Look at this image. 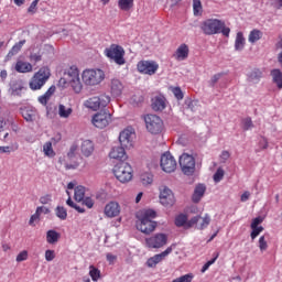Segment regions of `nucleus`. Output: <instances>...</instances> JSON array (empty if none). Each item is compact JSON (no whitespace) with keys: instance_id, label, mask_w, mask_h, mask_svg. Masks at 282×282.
I'll return each mask as SVG.
<instances>
[{"instance_id":"nucleus-1","label":"nucleus","mask_w":282,"mask_h":282,"mask_svg":"<svg viewBox=\"0 0 282 282\" xmlns=\"http://www.w3.org/2000/svg\"><path fill=\"white\" fill-rule=\"evenodd\" d=\"M158 217V214L153 209H143L137 214V230L143 232V235H151L158 228V223L153 219Z\"/></svg>"},{"instance_id":"nucleus-2","label":"nucleus","mask_w":282,"mask_h":282,"mask_svg":"<svg viewBox=\"0 0 282 282\" xmlns=\"http://www.w3.org/2000/svg\"><path fill=\"white\" fill-rule=\"evenodd\" d=\"M50 76H52V70L50 67L42 66L30 79V89H32V91H39V89H43L45 83L50 80Z\"/></svg>"},{"instance_id":"nucleus-3","label":"nucleus","mask_w":282,"mask_h":282,"mask_svg":"<svg viewBox=\"0 0 282 282\" xmlns=\"http://www.w3.org/2000/svg\"><path fill=\"white\" fill-rule=\"evenodd\" d=\"M113 175L121 184H128L133 180V167L128 162H119L113 166Z\"/></svg>"},{"instance_id":"nucleus-4","label":"nucleus","mask_w":282,"mask_h":282,"mask_svg":"<svg viewBox=\"0 0 282 282\" xmlns=\"http://www.w3.org/2000/svg\"><path fill=\"white\" fill-rule=\"evenodd\" d=\"M82 80L84 84L88 85L89 87H95V85H100V83L105 80V70L100 68L85 69L82 74Z\"/></svg>"},{"instance_id":"nucleus-5","label":"nucleus","mask_w":282,"mask_h":282,"mask_svg":"<svg viewBox=\"0 0 282 282\" xmlns=\"http://www.w3.org/2000/svg\"><path fill=\"white\" fill-rule=\"evenodd\" d=\"M104 54L110 61H113L116 65H124L127 59H124V48L118 44H111L104 51Z\"/></svg>"},{"instance_id":"nucleus-6","label":"nucleus","mask_w":282,"mask_h":282,"mask_svg":"<svg viewBox=\"0 0 282 282\" xmlns=\"http://www.w3.org/2000/svg\"><path fill=\"white\" fill-rule=\"evenodd\" d=\"M169 243V235L164 232H156L145 238V248L150 250H160Z\"/></svg>"},{"instance_id":"nucleus-7","label":"nucleus","mask_w":282,"mask_h":282,"mask_svg":"<svg viewBox=\"0 0 282 282\" xmlns=\"http://www.w3.org/2000/svg\"><path fill=\"white\" fill-rule=\"evenodd\" d=\"M224 25V21L219 19H207L202 22L200 30L206 36H213L215 34H219L221 28Z\"/></svg>"},{"instance_id":"nucleus-8","label":"nucleus","mask_w":282,"mask_h":282,"mask_svg":"<svg viewBox=\"0 0 282 282\" xmlns=\"http://www.w3.org/2000/svg\"><path fill=\"white\" fill-rule=\"evenodd\" d=\"M144 122L150 133H162V130L164 129V121L156 115H147L144 117Z\"/></svg>"},{"instance_id":"nucleus-9","label":"nucleus","mask_w":282,"mask_h":282,"mask_svg":"<svg viewBox=\"0 0 282 282\" xmlns=\"http://www.w3.org/2000/svg\"><path fill=\"white\" fill-rule=\"evenodd\" d=\"M182 173L184 175H193L195 173V156L188 153H183L178 159Z\"/></svg>"},{"instance_id":"nucleus-10","label":"nucleus","mask_w":282,"mask_h":282,"mask_svg":"<svg viewBox=\"0 0 282 282\" xmlns=\"http://www.w3.org/2000/svg\"><path fill=\"white\" fill-rule=\"evenodd\" d=\"M91 122L97 129H105L111 124V112L104 109L93 116Z\"/></svg>"},{"instance_id":"nucleus-11","label":"nucleus","mask_w":282,"mask_h":282,"mask_svg":"<svg viewBox=\"0 0 282 282\" xmlns=\"http://www.w3.org/2000/svg\"><path fill=\"white\" fill-rule=\"evenodd\" d=\"M137 69L139 74H144L145 76H153L160 69V64L155 61L142 59L138 62Z\"/></svg>"},{"instance_id":"nucleus-12","label":"nucleus","mask_w":282,"mask_h":282,"mask_svg":"<svg viewBox=\"0 0 282 282\" xmlns=\"http://www.w3.org/2000/svg\"><path fill=\"white\" fill-rule=\"evenodd\" d=\"M161 167L165 173H173L177 169V161L166 152L161 156Z\"/></svg>"},{"instance_id":"nucleus-13","label":"nucleus","mask_w":282,"mask_h":282,"mask_svg":"<svg viewBox=\"0 0 282 282\" xmlns=\"http://www.w3.org/2000/svg\"><path fill=\"white\" fill-rule=\"evenodd\" d=\"M133 138H135V132L131 128H127L119 134V142L124 149H131L133 147Z\"/></svg>"},{"instance_id":"nucleus-14","label":"nucleus","mask_w":282,"mask_h":282,"mask_svg":"<svg viewBox=\"0 0 282 282\" xmlns=\"http://www.w3.org/2000/svg\"><path fill=\"white\" fill-rule=\"evenodd\" d=\"M160 191V203L162 206H173V204H175V196L173 195V191L166 186L161 187Z\"/></svg>"},{"instance_id":"nucleus-15","label":"nucleus","mask_w":282,"mask_h":282,"mask_svg":"<svg viewBox=\"0 0 282 282\" xmlns=\"http://www.w3.org/2000/svg\"><path fill=\"white\" fill-rule=\"evenodd\" d=\"M171 252H173V247H167L166 250L162 251L161 253L154 254L148 259V268H155V265H158V263H162V261H164V259H166Z\"/></svg>"},{"instance_id":"nucleus-16","label":"nucleus","mask_w":282,"mask_h":282,"mask_svg":"<svg viewBox=\"0 0 282 282\" xmlns=\"http://www.w3.org/2000/svg\"><path fill=\"white\" fill-rule=\"evenodd\" d=\"M104 215H106L110 219H113V217H118V215H120V204L113 200L109 202L104 208Z\"/></svg>"},{"instance_id":"nucleus-17","label":"nucleus","mask_w":282,"mask_h":282,"mask_svg":"<svg viewBox=\"0 0 282 282\" xmlns=\"http://www.w3.org/2000/svg\"><path fill=\"white\" fill-rule=\"evenodd\" d=\"M67 189L68 191H74L75 202L80 203L85 198V186H83V185L76 186V183L70 182V183L67 184Z\"/></svg>"},{"instance_id":"nucleus-18","label":"nucleus","mask_w":282,"mask_h":282,"mask_svg":"<svg viewBox=\"0 0 282 282\" xmlns=\"http://www.w3.org/2000/svg\"><path fill=\"white\" fill-rule=\"evenodd\" d=\"M188 54H191V48H188L186 43H183L176 48L173 58H175V61H186Z\"/></svg>"},{"instance_id":"nucleus-19","label":"nucleus","mask_w":282,"mask_h":282,"mask_svg":"<svg viewBox=\"0 0 282 282\" xmlns=\"http://www.w3.org/2000/svg\"><path fill=\"white\" fill-rule=\"evenodd\" d=\"M151 107L153 111H164L166 109V97L159 95L152 98Z\"/></svg>"},{"instance_id":"nucleus-20","label":"nucleus","mask_w":282,"mask_h":282,"mask_svg":"<svg viewBox=\"0 0 282 282\" xmlns=\"http://www.w3.org/2000/svg\"><path fill=\"white\" fill-rule=\"evenodd\" d=\"M109 158H111V160H127L124 147H113L109 153Z\"/></svg>"},{"instance_id":"nucleus-21","label":"nucleus","mask_w":282,"mask_h":282,"mask_svg":"<svg viewBox=\"0 0 282 282\" xmlns=\"http://www.w3.org/2000/svg\"><path fill=\"white\" fill-rule=\"evenodd\" d=\"M21 115L26 120V122H34L36 120V109L24 107L21 108Z\"/></svg>"},{"instance_id":"nucleus-22","label":"nucleus","mask_w":282,"mask_h":282,"mask_svg":"<svg viewBox=\"0 0 282 282\" xmlns=\"http://www.w3.org/2000/svg\"><path fill=\"white\" fill-rule=\"evenodd\" d=\"M14 69L19 74H30V72L33 69V66L30 64V62L18 61L15 63Z\"/></svg>"},{"instance_id":"nucleus-23","label":"nucleus","mask_w":282,"mask_h":282,"mask_svg":"<svg viewBox=\"0 0 282 282\" xmlns=\"http://www.w3.org/2000/svg\"><path fill=\"white\" fill-rule=\"evenodd\" d=\"M110 89H111L112 96H121L122 90L124 89V86L122 85V82H120V79L115 78V79H111Z\"/></svg>"},{"instance_id":"nucleus-24","label":"nucleus","mask_w":282,"mask_h":282,"mask_svg":"<svg viewBox=\"0 0 282 282\" xmlns=\"http://www.w3.org/2000/svg\"><path fill=\"white\" fill-rule=\"evenodd\" d=\"M248 80L249 83H259L261 80V78H263V70L259 69V68H253L248 73Z\"/></svg>"},{"instance_id":"nucleus-25","label":"nucleus","mask_w":282,"mask_h":282,"mask_svg":"<svg viewBox=\"0 0 282 282\" xmlns=\"http://www.w3.org/2000/svg\"><path fill=\"white\" fill-rule=\"evenodd\" d=\"M54 91H56L55 86H51L46 93H44L42 96L37 98L40 105H43L44 107L47 106V102H50V99L52 96H54Z\"/></svg>"},{"instance_id":"nucleus-26","label":"nucleus","mask_w":282,"mask_h":282,"mask_svg":"<svg viewBox=\"0 0 282 282\" xmlns=\"http://www.w3.org/2000/svg\"><path fill=\"white\" fill-rule=\"evenodd\" d=\"M243 47H246V37L243 36V32H238L236 34V40H235V51L243 52Z\"/></svg>"},{"instance_id":"nucleus-27","label":"nucleus","mask_w":282,"mask_h":282,"mask_svg":"<svg viewBox=\"0 0 282 282\" xmlns=\"http://www.w3.org/2000/svg\"><path fill=\"white\" fill-rule=\"evenodd\" d=\"M59 239H61V234L58 231L51 229L46 232V241L51 246L58 243Z\"/></svg>"},{"instance_id":"nucleus-28","label":"nucleus","mask_w":282,"mask_h":282,"mask_svg":"<svg viewBox=\"0 0 282 282\" xmlns=\"http://www.w3.org/2000/svg\"><path fill=\"white\" fill-rule=\"evenodd\" d=\"M204 193H206V185L199 184L195 187L194 194H193V202L195 204L199 203L202 197H204Z\"/></svg>"},{"instance_id":"nucleus-29","label":"nucleus","mask_w":282,"mask_h":282,"mask_svg":"<svg viewBox=\"0 0 282 282\" xmlns=\"http://www.w3.org/2000/svg\"><path fill=\"white\" fill-rule=\"evenodd\" d=\"M82 153L85 158H89L94 153V142L91 140H85L82 143Z\"/></svg>"},{"instance_id":"nucleus-30","label":"nucleus","mask_w":282,"mask_h":282,"mask_svg":"<svg viewBox=\"0 0 282 282\" xmlns=\"http://www.w3.org/2000/svg\"><path fill=\"white\" fill-rule=\"evenodd\" d=\"M262 39H263V32H261V30H258V29H253L252 31H250L249 36H248V41L252 45H253V43H257L258 41H261Z\"/></svg>"},{"instance_id":"nucleus-31","label":"nucleus","mask_w":282,"mask_h":282,"mask_svg":"<svg viewBox=\"0 0 282 282\" xmlns=\"http://www.w3.org/2000/svg\"><path fill=\"white\" fill-rule=\"evenodd\" d=\"M271 76L273 83L276 85L278 89H282V72L279 68L271 70Z\"/></svg>"},{"instance_id":"nucleus-32","label":"nucleus","mask_w":282,"mask_h":282,"mask_svg":"<svg viewBox=\"0 0 282 282\" xmlns=\"http://www.w3.org/2000/svg\"><path fill=\"white\" fill-rule=\"evenodd\" d=\"M66 76H67V80L68 83L70 80H76L77 78H80V70H78L77 66H70L67 70H66Z\"/></svg>"},{"instance_id":"nucleus-33","label":"nucleus","mask_w":282,"mask_h":282,"mask_svg":"<svg viewBox=\"0 0 282 282\" xmlns=\"http://www.w3.org/2000/svg\"><path fill=\"white\" fill-rule=\"evenodd\" d=\"M74 113V109L72 107H67L63 104L58 105V116L59 118H69Z\"/></svg>"},{"instance_id":"nucleus-34","label":"nucleus","mask_w":282,"mask_h":282,"mask_svg":"<svg viewBox=\"0 0 282 282\" xmlns=\"http://www.w3.org/2000/svg\"><path fill=\"white\" fill-rule=\"evenodd\" d=\"M23 89H25V87L23 86V82H13L11 85L12 96H21Z\"/></svg>"},{"instance_id":"nucleus-35","label":"nucleus","mask_w":282,"mask_h":282,"mask_svg":"<svg viewBox=\"0 0 282 282\" xmlns=\"http://www.w3.org/2000/svg\"><path fill=\"white\" fill-rule=\"evenodd\" d=\"M86 107L93 109L94 111H98L100 109V99L99 97H91L86 101Z\"/></svg>"},{"instance_id":"nucleus-36","label":"nucleus","mask_w":282,"mask_h":282,"mask_svg":"<svg viewBox=\"0 0 282 282\" xmlns=\"http://www.w3.org/2000/svg\"><path fill=\"white\" fill-rule=\"evenodd\" d=\"M68 84L72 87L73 91H75L76 94H80V91H83V83L80 82V77H78L77 79H72L70 82H68Z\"/></svg>"},{"instance_id":"nucleus-37","label":"nucleus","mask_w":282,"mask_h":282,"mask_svg":"<svg viewBox=\"0 0 282 282\" xmlns=\"http://www.w3.org/2000/svg\"><path fill=\"white\" fill-rule=\"evenodd\" d=\"M118 7L119 10H122L123 12H129V10L133 8V0H119Z\"/></svg>"},{"instance_id":"nucleus-38","label":"nucleus","mask_w":282,"mask_h":282,"mask_svg":"<svg viewBox=\"0 0 282 282\" xmlns=\"http://www.w3.org/2000/svg\"><path fill=\"white\" fill-rule=\"evenodd\" d=\"M26 41L22 40L18 43H15L12 48L9 51V56H14L17 54H19L20 50L23 48V45H25Z\"/></svg>"},{"instance_id":"nucleus-39","label":"nucleus","mask_w":282,"mask_h":282,"mask_svg":"<svg viewBox=\"0 0 282 282\" xmlns=\"http://www.w3.org/2000/svg\"><path fill=\"white\" fill-rule=\"evenodd\" d=\"M55 215L58 217V219H62V221H65L67 219V209L63 206H57L55 208Z\"/></svg>"},{"instance_id":"nucleus-40","label":"nucleus","mask_w":282,"mask_h":282,"mask_svg":"<svg viewBox=\"0 0 282 282\" xmlns=\"http://www.w3.org/2000/svg\"><path fill=\"white\" fill-rule=\"evenodd\" d=\"M43 151L47 158H54V155H56V152H54V149L52 148V142L50 141L44 143Z\"/></svg>"},{"instance_id":"nucleus-41","label":"nucleus","mask_w":282,"mask_h":282,"mask_svg":"<svg viewBox=\"0 0 282 282\" xmlns=\"http://www.w3.org/2000/svg\"><path fill=\"white\" fill-rule=\"evenodd\" d=\"M187 221H188V216L181 214L175 218V226H177V228H182V226L186 227Z\"/></svg>"},{"instance_id":"nucleus-42","label":"nucleus","mask_w":282,"mask_h":282,"mask_svg":"<svg viewBox=\"0 0 282 282\" xmlns=\"http://www.w3.org/2000/svg\"><path fill=\"white\" fill-rule=\"evenodd\" d=\"M193 10L195 17H202V12H204L202 8V0H193Z\"/></svg>"},{"instance_id":"nucleus-43","label":"nucleus","mask_w":282,"mask_h":282,"mask_svg":"<svg viewBox=\"0 0 282 282\" xmlns=\"http://www.w3.org/2000/svg\"><path fill=\"white\" fill-rule=\"evenodd\" d=\"M141 183L143 186H149V184H153V174L147 172L141 174Z\"/></svg>"},{"instance_id":"nucleus-44","label":"nucleus","mask_w":282,"mask_h":282,"mask_svg":"<svg viewBox=\"0 0 282 282\" xmlns=\"http://www.w3.org/2000/svg\"><path fill=\"white\" fill-rule=\"evenodd\" d=\"M42 214H43V208L37 207L35 214H33L29 220L30 226H34V223L39 221V219H41Z\"/></svg>"},{"instance_id":"nucleus-45","label":"nucleus","mask_w":282,"mask_h":282,"mask_svg":"<svg viewBox=\"0 0 282 282\" xmlns=\"http://www.w3.org/2000/svg\"><path fill=\"white\" fill-rule=\"evenodd\" d=\"M89 276L93 279V281H98L100 279V270L98 268L90 265L89 267Z\"/></svg>"},{"instance_id":"nucleus-46","label":"nucleus","mask_w":282,"mask_h":282,"mask_svg":"<svg viewBox=\"0 0 282 282\" xmlns=\"http://www.w3.org/2000/svg\"><path fill=\"white\" fill-rule=\"evenodd\" d=\"M171 91L174 95V97L176 98V100H184V91H182V88L172 87Z\"/></svg>"},{"instance_id":"nucleus-47","label":"nucleus","mask_w":282,"mask_h":282,"mask_svg":"<svg viewBox=\"0 0 282 282\" xmlns=\"http://www.w3.org/2000/svg\"><path fill=\"white\" fill-rule=\"evenodd\" d=\"M99 107L105 108L109 102H111V97L109 95H100L99 97Z\"/></svg>"},{"instance_id":"nucleus-48","label":"nucleus","mask_w":282,"mask_h":282,"mask_svg":"<svg viewBox=\"0 0 282 282\" xmlns=\"http://www.w3.org/2000/svg\"><path fill=\"white\" fill-rule=\"evenodd\" d=\"M217 259H219V252H215V253H214V258H213L212 260L207 261V262L203 265L200 272H206V270H208V268H210V265H213V263H215V261H217Z\"/></svg>"},{"instance_id":"nucleus-49","label":"nucleus","mask_w":282,"mask_h":282,"mask_svg":"<svg viewBox=\"0 0 282 282\" xmlns=\"http://www.w3.org/2000/svg\"><path fill=\"white\" fill-rule=\"evenodd\" d=\"M185 105H187V108H189L191 111H197L199 109V101L197 100H185Z\"/></svg>"},{"instance_id":"nucleus-50","label":"nucleus","mask_w":282,"mask_h":282,"mask_svg":"<svg viewBox=\"0 0 282 282\" xmlns=\"http://www.w3.org/2000/svg\"><path fill=\"white\" fill-rule=\"evenodd\" d=\"M66 204L70 208H74L75 210H77V213H85V208H82L80 206L76 205V203L72 200V196L68 197V199L66 200Z\"/></svg>"},{"instance_id":"nucleus-51","label":"nucleus","mask_w":282,"mask_h":282,"mask_svg":"<svg viewBox=\"0 0 282 282\" xmlns=\"http://www.w3.org/2000/svg\"><path fill=\"white\" fill-rule=\"evenodd\" d=\"M258 246L261 252H265V250H268V240H265V236H261L259 238Z\"/></svg>"},{"instance_id":"nucleus-52","label":"nucleus","mask_w":282,"mask_h":282,"mask_svg":"<svg viewBox=\"0 0 282 282\" xmlns=\"http://www.w3.org/2000/svg\"><path fill=\"white\" fill-rule=\"evenodd\" d=\"M202 219L203 221L198 227L199 230H204V228H208V226H210V216H208V214H206Z\"/></svg>"},{"instance_id":"nucleus-53","label":"nucleus","mask_w":282,"mask_h":282,"mask_svg":"<svg viewBox=\"0 0 282 282\" xmlns=\"http://www.w3.org/2000/svg\"><path fill=\"white\" fill-rule=\"evenodd\" d=\"M254 124L252 123L251 118H246L242 120V129L243 131H249V129H252Z\"/></svg>"},{"instance_id":"nucleus-54","label":"nucleus","mask_w":282,"mask_h":282,"mask_svg":"<svg viewBox=\"0 0 282 282\" xmlns=\"http://www.w3.org/2000/svg\"><path fill=\"white\" fill-rule=\"evenodd\" d=\"M251 234H250V237L252 240H254V238L258 236V235H261V232H263V226H259V227H251Z\"/></svg>"},{"instance_id":"nucleus-55","label":"nucleus","mask_w":282,"mask_h":282,"mask_svg":"<svg viewBox=\"0 0 282 282\" xmlns=\"http://www.w3.org/2000/svg\"><path fill=\"white\" fill-rule=\"evenodd\" d=\"M202 219V216H195L186 223V228H193L197 226V223Z\"/></svg>"},{"instance_id":"nucleus-56","label":"nucleus","mask_w":282,"mask_h":282,"mask_svg":"<svg viewBox=\"0 0 282 282\" xmlns=\"http://www.w3.org/2000/svg\"><path fill=\"white\" fill-rule=\"evenodd\" d=\"M224 180V170L219 167L214 174V182H221Z\"/></svg>"},{"instance_id":"nucleus-57","label":"nucleus","mask_w":282,"mask_h":282,"mask_svg":"<svg viewBox=\"0 0 282 282\" xmlns=\"http://www.w3.org/2000/svg\"><path fill=\"white\" fill-rule=\"evenodd\" d=\"M15 261H17L18 263H21V261H28V251H25V250L21 251V252L17 256Z\"/></svg>"},{"instance_id":"nucleus-58","label":"nucleus","mask_w":282,"mask_h":282,"mask_svg":"<svg viewBox=\"0 0 282 282\" xmlns=\"http://www.w3.org/2000/svg\"><path fill=\"white\" fill-rule=\"evenodd\" d=\"M54 259H56V253L54 252V250H46L45 251V260L46 261H54Z\"/></svg>"},{"instance_id":"nucleus-59","label":"nucleus","mask_w":282,"mask_h":282,"mask_svg":"<svg viewBox=\"0 0 282 282\" xmlns=\"http://www.w3.org/2000/svg\"><path fill=\"white\" fill-rule=\"evenodd\" d=\"M83 206H86L87 208H94V200L91 199V197H84V199L82 200Z\"/></svg>"},{"instance_id":"nucleus-60","label":"nucleus","mask_w":282,"mask_h":282,"mask_svg":"<svg viewBox=\"0 0 282 282\" xmlns=\"http://www.w3.org/2000/svg\"><path fill=\"white\" fill-rule=\"evenodd\" d=\"M39 1H41V0H34V1L30 4V7H29V9H28V12H29L30 14H35V13H36V6H39Z\"/></svg>"},{"instance_id":"nucleus-61","label":"nucleus","mask_w":282,"mask_h":282,"mask_svg":"<svg viewBox=\"0 0 282 282\" xmlns=\"http://www.w3.org/2000/svg\"><path fill=\"white\" fill-rule=\"evenodd\" d=\"M43 56L40 53H33L30 55V61L32 63H40L42 61Z\"/></svg>"},{"instance_id":"nucleus-62","label":"nucleus","mask_w":282,"mask_h":282,"mask_svg":"<svg viewBox=\"0 0 282 282\" xmlns=\"http://www.w3.org/2000/svg\"><path fill=\"white\" fill-rule=\"evenodd\" d=\"M52 202V196L50 194H45L44 196L40 197V204L46 205Z\"/></svg>"},{"instance_id":"nucleus-63","label":"nucleus","mask_w":282,"mask_h":282,"mask_svg":"<svg viewBox=\"0 0 282 282\" xmlns=\"http://www.w3.org/2000/svg\"><path fill=\"white\" fill-rule=\"evenodd\" d=\"M219 34H223V36H230V28L226 26V22H224L223 28H220Z\"/></svg>"},{"instance_id":"nucleus-64","label":"nucleus","mask_w":282,"mask_h":282,"mask_svg":"<svg viewBox=\"0 0 282 282\" xmlns=\"http://www.w3.org/2000/svg\"><path fill=\"white\" fill-rule=\"evenodd\" d=\"M271 6L275 10H281L282 9V0H271Z\"/></svg>"}]
</instances>
